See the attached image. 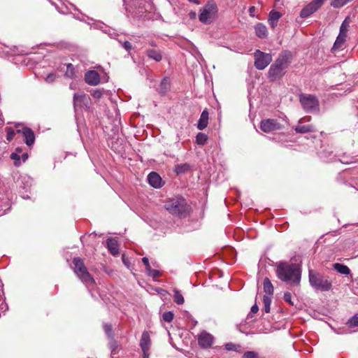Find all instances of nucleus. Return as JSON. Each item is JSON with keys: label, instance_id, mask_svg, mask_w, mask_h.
I'll list each match as a JSON object with an SVG mask.
<instances>
[{"label": "nucleus", "instance_id": "obj_1", "mask_svg": "<svg viewBox=\"0 0 358 358\" xmlns=\"http://www.w3.org/2000/svg\"><path fill=\"white\" fill-rule=\"evenodd\" d=\"M277 277L292 286H298L301 280V270L296 264L279 263L275 269Z\"/></svg>", "mask_w": 358, "mask_h": 358}, {"label": "nucleus", "instance_id": "obj_2", "mask_svg": "<svg viewBox=\"0 0 358 358\" xmlns=\"http://www.w3.org/2000/svg\"><path fill=\"white\" fill-rule=\"evenodd\" d=\"M164 207L171 215L180 218H185L192 213L191 205L182 196L166 199Z\"/></svg>", "mask_w": 358, "mask_h": 358}, {"label": "nucleus", "instance_id": "obj_3", "mask_svg": "<svg viewBox=\"0 0 358 358\" xmlns=\"http://www.w3.org/2000/svg\"><path fill=\"white\" fill-rule=\"evenodd\" d=\"M289 64V55L287 52L280 54L268 69V79L273 82L281 79L285 74Z\"/></svg>", "mask_w": 358, "mask_h": 358}, {"label": "nucleus", "instance_id": "obj_4", "mask_svg": "<svg viewBox=\"0 0 358 358\" xmlns=\"http://www.w3.org/2000/svg\"><path fill=\"white\" fill-rule=\"evenodd\" d=\"M308 279L310 286L320 292H329L332 289V280L329 277L317 271L309 269Z\"/></svg>", "mask_w": 358, "mask_h": 358}, {"label": "nucleus", "instance_id": "obj_5", "mask_svg": "<svg viewBox=\"0 0 358 358\" xmlns=\"http://www.w3.org/2000/svg\"><path fill=\"white\" fill-rule=\"evenodd\" d=\"M73 271L78 278L85 285H91L95 283V281L87 268L85 266L83 260L80 257H74L73 259Z\"/></svg>", "mask_w": 358, "mask_h": 358}, {"label": "nucleus", "instance_id": "obj_6", "mask_svg": "<svg viewBox=\"0 0 358 358\" xmlns=\"http://www.w3.org/2000/svg\"><path fill=\"white\" fill-rule=\"evenodd\" d=\"M299 101L307 113H315L319 110V101L314 95L301 94L299 96Z\"/></svg>", "mask_w": 358, "mask_h": 358}, {"label": "nucleus", "instance_id": "obj_7", "mask_svg": "<svg viewBox=\"0 0 358 358\" xmlns=\"http://www.w3.org/2000/svg\"><path fill=\"white\" fill-rule=\"evenodd\" d=\"M217 11L216 4L213 2H208L200 10L199 19L203 24H210L214 19Z\"/></svg>", "mask_w": 358, "mask_h": 358}, {"label": "nucleus", "instance_id": "obj_8", "mask_svg": "<svg viewBox=\"0 0 358 358\" xmlns=\"http://www.w3.org/2000/svg\"><path fill=\"white\" fill-rule=\"evenodd\" d=\"M255 66L258 70H264L272 61V56L269 53H265L257 50L255 53Z\"/></svg>", "mask_w": 358, "mask_h": 358}, {"label": "nucleus", "instance_id": "obj_9", "mask_svg": "<svg viewBox=\"0 0 358 358\" xmlns=\"http://www.w3.org/2000/svg\"><path fill=\"white\" fill-rule=\"evenodd\" d=\"M349 27V23L347 22L345 19L341 24L340 27V31L338 36H337L336 41L334 43L332 50H336L341 48L343 43L345 41L347 37L348 28Z\"/></svg>", "mask_w": 358, "mask_h": 358}, {"label": "nucleus", "instance_id": "obj_10", "mask_svg": "<svg viewBox=\"0 0 358 358\" xmlns=\"http://www.w3.org/2000/svg\"><path fill=\"white\" fill-rule=\"evenodd\" d=\"M324 0H313L307 4L300 12V17L306 18L316 12L324 3Z\"/></svg>", "mask_w": 358, "mask_h": 358}, {"label": "nucleus", "instance_id": "obj_11", "mask_svg": "<svg viewBox=\"0 0 358 358\" xmlns=\"http://www.w3.org/2000/svg\"><path fill=\"white\" fill-rule=\"evenodd\" d=\"M73 106L78 108H90V97L84 93H76L73 95Z\"/></svg>", "mask_w": 358, "mask_h": 358}, {"label": "nucleus", "instance_id": "obj_12", "mask_svg": "<svg viewBox=\"0 0 358 358\" xmlns=\"http://www.w3.org/2000/svg\"><path fill=\"white\" fill-rule=\"evenodd\" d=\"M260 129L266 133L272 132L281 129V125L276 120L266 119L263 120L260 124Z\"/></svg>", "mask_w": 358, "mask_h": 358}, {"label": "nucleus", "instance_id": "obj_13", "mask_svg": "<svg viewBox=\"0 0 358 358\" xmlns=\"http://www.w3.org/2000/svg\"><path fill=\"white\" fill-rule=\"evenodd\" d=\"M213 336L205 331H202L199 335L198 343L199 346L202 348L206 349L211 347L213 343Z\"/></svg>", "mask_w": 358, "mask_h": 358}, {"label": "nucleus", "instance_id": "obj_14", "mask_svg": "<svg viewBox=\"0 0 358 358\" xmlns=\"http://www.w3.org/2000/svg\"><path fill=\"white\" fill-rule=\"evenodd\" d=\"M311 119L310 116H308L304 118H301L299 120L298 125L294 128V131L297 134H306L313 132L315 131V127L312 124H302L303 121H310Z\"/></svg>", "mask_w": 358, "mask_h": 358}, {"label": "nucleus", "instance_id": "obj_15", "mask_svg": "<svg viewBox=\"0 0 358 358\" xmlns=\"http://www.w3.org/2000/svg\"><path fill=\"white\" fill-rule=\"evenodd\" d=\"M32 182V178L26 174L20 175L16 180V184L19 188L24 189L25 192L30 189Z\"/></svg>", "mask_w": 358, "mask_h": 358}, {"label": "nucleus", "instance_id": "obj_16", "mask_svg": "<svg viewBox=\"0 0 358 358\" xmlns=\"http://www.w3.org/2000/svg\"><path fill=\"white\" fill-rule=\"evenodd\" d=\"M320 159L324 162H337L338 154H334L331 148L324 149L319 155Z\"/></svg>", "mask_w": 358, "mask_h": 358}, {"label": "nucleus", "instance_id": "obj_17", "mask_svg": "<svg viewBox=\"0 0 358 358\" xmlns=\"http://www.w3.org/2000/svg\"><path fill=\"white\" fill-rule=\"evenodd\" d=\"M85 80L90 85H96L100 83L99 74L94 70L88 71L85 74Z\"/></svg>", "mask_w": 358, "mask_h": 358}, {"label": "nucleus", "instance_id": "obj_18", "mask_svg": "<svg viewBox=\"0 0 358 358\" xmlns=\"http://www.w3.org/2000/svg\"><path fill=\"white\" fill-rule=\"evenodd\" d=\"M148 183L154 188H160L162 187V180L161 176L156 172H151L148 176Z\"/></svg>", "mask_w": 358, "mask_h": 358}, {"label": "nucleus", "instance_id": "obj_19", "mask_svg": "<svg viewBox=\"0 0 358 358\" xmlns=\"http://www.w3.org/2000/svg\"><path fill=\"white\" fill-rule=\"evenodd\" d=\"M24 141L29 147L33 145L35 142V134L30 128H24L22 131Z\"/></svg>", "mask_w": 358, "mask_h": 358}, {"label": "nucleus", "instance_id": "obj_20", "mask_svg": "<svg viewBox=\"0 0 358 358\" xmlns=\"http://www.w3.org/2000/svg\"><path fill=\"white\" fill-rule=\"evenodd\" d=\"M151 345L150 336L148 331L143 332L141 338L140 340V346L143 352L150 350Z\"/></svg>", "mask_w": 358, "mask_h": 358}, {"label": "nucleus", "instance_id": "obj_21", "mask_svg": "<svg viewBox=\"0 0 358 358\" xmlns=\"http://www.w3.org/2000/svg\"><path fill=\"white\" fill-rule=\"evenodd\" d=\"M282 14L276 10H271L268 15V22L271 28L274 29L278 25V22L281 17Z\"/></svg>", "mask_w": 358, "mask_h": 358}, {"label": "nucleus", "instance_id": "obj_22", "mask_svg": "<svg viewBox=\"0 0 358 358\" xmlns=\"http://www.w3.org/2000/svg\"><path fill=\"white\" fill-rule=\"evenodd\" d=\"M10 157L13 160V164L15 166H20L22 163H24L27 161L28 159V154L24 152L20 155L18 153H11Z\"/></svg>", "mask_w": 358, "mask_h": 358}, {"label": "nucleus", "instance_id": "obj_23", "mask_svg": "<svg viewBox=\"0 0 358 358\" xmlns=\"http://www.w3.org/2000/svg\"><path fill=\"white\" fill-rule=\"evenodd\" d=\"M208 123V112L207 109H205L203 110L200 115V118L197 123V128L199 130L204 129L207 126Z\"/></svg>", "mask_w": 358, "mask_h": 358}, {"label": "nucleus", "instance_id": "obj_24", "mask_svg": "<svg viewBox=\"0 0 358 358\" xmlns=\"http://www.w3.org/2000/svg\"><path fill=\"white\" fill-rule=\"evenodd\" d=\"M107 248L113 256H117L119 254V245L114 238H110L107 240Z\"/></svg>", "mask_w": 358, "mask_h": 358}, {"label": "nucleus", "instance_id": "obj_25", "mask_svg": "<svg viewBox=\"0 0 358 358\" xmlns=\"http://www.w3.org/2000/svg\"><path fill=\"white\" fill-rule=\"evenodd\" d=\"M255 34L260 38H265L268 36V30L263 23H258L255 26Z\"/></svg>", "mask_w": 358, "mask_h": 358}, {"label": "nucleus", "instance_id": "obj_26", "mask_svg": "<svg viewBox=\"0 0 358 358\" xmlns=\"http://www.w3.org/2000/svg\"><path fill=\"white\" fill-rule=\"evenodd\" d=\"M357 161L355 157L343 153L342 155L338 154L337 162H340L342 164H351Z\"/></svg>", "mask_w": 358, "mask_h": 358}, {"label": "nucleus", "instance_id": "obj_27", "mask_svg": "<svg viewBox=\"0 0 358 358\" xmlns=\"http://www.w3.org/2000/svg\"><path fill=\"white\" fill-rule=\"evenodd\" d=\"M332 267L334 270H336L337 272H338L341 274L343 275H349L350 274V269L348 266L346 265L339 264V263H335L332 265Z\"/></svg>", "mask_w": 358, "mask_h": 358}, {"label": "nucleus", "instance_id": "obj_28", "mask_svg": "<svg viewBox=\"0 0 358 358\" xmlns=\"http://www.w3.org/2000/svg\"><path fill=\"white\" fill-rule=\"evenodd\" d=\"M263 286L264 292L266 294V295L272 296L273 295L274 288L271 280L268 278H264Z\"/></svg>", "mask_w": 358, "mask_h": 358}, {"label": "nucleus", "instance_id": "obj_29", "mask_svg": "<svg viewBox=\"0 0 358 358\" xmlns=\"http://www.w3.org/2000/svg\"><path fill=\"white\" fill-rule=\"evenodd\" d=\"M11 207L10 201L8 199L0 200V217L5 215Z\"/></svg>", "mask_w": 358, "mask_h": 358}, {"label": "nucleus", "instance_id": "obj_30", "mask_svg": "<svg viewBox=\"0 0 358 358\" xmlns=\"http://www.w3.org/2000/svg\"><path fill=\"white\" fill-rule=\"evenodd\" d=\"M148 57L156 62H159L162 59V53L157 50L149 49L146 51Z\"/></svg>", "mask_w": 358, "mask_h": 358}, {"label": "nucleus", "instance_id": "obj_31", "mask_svg": "<svg viewBox=\"0 0 358 358\" xmlns=\"http://www.w3.org/2000/svg\"><path fill=\"white\" fill-rule=\"evenodd\" d=\"M170 80L168 78H164L159 85L158 88L159 92L162 94H165L170 89Z\"/></svg>", "mask_w": 358, "mask_h": 358}, {"label": "nucleus", "instance_id": "obj_32", "mask_svg": "<svg viewBox=\"0 0 358 358\" xmlns=\"http://www.w3.org/2000/svg\"><path fill=\"white\" fill-rule=\"evenodd\" d=\"M108 339H109V343H108L109 348L111 352V355L113 356L119 352L120 348V345H118L117 341H115L114 339V337L110 338Z\"/></svg>", "mask_w": 358, "mask_h": 358}, {"label": "nucleus", "instance_id": "obj_33", "mask_svg": "<svg viewBox=\"0 0 358 358\" xmlns=\"http://www.w3.org/2000/svg\"><path fill=\"white\" fill-rule=\"evenodd\" d=\"M189 169H190V166L188 164L185 163V164H177L175 166L174 171L178 175H180V174L186 173Z\"/></svg>", "mask_w": 358, "mask_h": 358}, {"label": "nucleus", "instance_id": "obj_34", "mask_svg": "<svg viewBox=\"0 0 358 358\" xmlns=\"http://www.w3.org/2000/svg\"><path fill=\"white\" fill-rule=\"evenodd\" d=\"M263 303L264 312L268 313L271 310V296L264 295L263 296Z\"/></svg>", "mask_w": 358, "mask_h": 358}, {"label": "nucleus", "instance_id": "obj_35", "mask_svg": "<svg viewBox=\"0 0 358 358\" xmlns=\"http://www.w3.org/2000/svg\"><path fill=\"white\" fill-rule=\"evenodd\" d=\"M174 296H173V300L174 301L179 305L183 304L185 302L184 297L181 294L179 290L175 289L173 290Z\"/></svg>", "mask_w": 358, "mask_h": 358}, {"label": "nucleus", "instance_id": "obj_36", "mask_svg": "<svg viewBox=\"0 0 358 358\" xmlns=\"http://www.w3.org/2000/svg\"><path fill=\"white\" fill-rule=\"evenodd\" d=\"M208 140V136L203 133H199L196 136V141L198 145H203Z\"/></svg>", "mask_w": 358, "mask_h": 358}, {"label": "nucleus", "instance_id": "obj_37", "mask_svg": "<svg viewBox=\"0 0 358 358\" xmlns=\"http://www.w3.org/2000/svg\"><path fill=\"white\" fill-rule=\"evenodd\" d=\"M241 346L240 345H236L234 343H227L225 345V349L228 351H236L239 352L241 350Z\"/></svg>", "mask_w": 358, "mask_h": 358}, {"label": "nucleus", "instance_id": "obj_38", "mask_svg": "<svg viewBox=\"0 0 358 358\" xmlns=\"http://www.w3.org/2000/svg\"><path fill=\"white\" fill-rule=\"evenodd\" d=\"M6 130L7 132L6 139L8 141H11L13 139V137L15 134V129L12 127H6Z\"/></svg>", "mask_w": 358, "mask_h": 358}, {"label": "nucleus", "instance_id": "obj_39", "mask_svg": "<svg viewBox=\"0 0 358 358\" xmlns=\"http://www.w3.org/2000/svg\"><path fill=\"white\" fill-rule=\"evenodd\" d=\"M347 324L350 327H358V314H356L350 318Z\"/></svg>", "mask_w": 358, "mask_h": 358}, {"label": "nucleus", "instance_id": "obj_40", "mask_svg": "<svg viewBox=\"0 0 358 358\" xmlns=\"http://www.w3.org/2000/svg\"><path fill=\"white\" fill-rule=\"evenodd\" d=\"M173 313L171 311L164 312L162 314V320L167 322H171L173 319Z\"/></svg>", "mask_w": 358, "mask_h": 358}, {"label": "nucleus", "instance_id": "obj_41", "mask_svg": "<svg viewBox=\"0 0 358 358\" xmlns=\"http://www.w3.org/2000/svg\"><path fill=\"white\" fill-rule=\"evenodd\" d=\"M104 331L108 338L113 337L112 326L110 324H103Z\"/></svg>", "mask_w": 358, "mask_h": 358}, {"label": "nucleus", "instance_id": "obj_42", "mask_svg": "<svg viewBox=\"0 0 358 358\" xmlns=\"http://www.w3.org/2000/svg\"><path fill=\"white\" fill-rule=\"evenodd\" d=\"M74 75V67L73 64H68L66 66V71L65 73V76L69 78H72Z\"/></svg>", "mask_w": 358, "mask_h": 358}, {"label": "nucleus", "instance_id": "obj_43", "mask_svg": "<svg viewBox=\"0 0 358 358\" xmlns=\"http://www.w3.org/2000/svg\"><path fill=\"white\" fill-rule=\"evenodd\" d=\"M258 353L255 351H248L245 352L242 358H257Z\"/></svg>", "mask_w": 358, "mask_h": 358}, {"label": "nucleus", "instance_id": "obj_44", "mask_svg": "<svg viewBox=\"0 0 358 358\" xmlns=\"http://www.w3.org/2000/svg\"><path fill=\"white\" fill-rule=\"evenodd\" d=\"M283 299L287 303H288L291 306L294 305V302L292 301V294L290 292H285Z\"/></svg>", "mask_w": 358, "mask_h": 358}, {"label": "nucleus", "instance_id": "obj_45", "mask_svg": "<svg viewBox=\"0 0 358 358\" xmlns=\"http://www.w3.org/2000/svg\"><path fill=\"white\" fill-rule=\"evenodd\" d=\"M148 272L149 275L152 276V278H157L161 275V273L158 270L152 269L151 267L150 268V270H147Z\"/></svg>", "mask_w": 358, "mask_h": 358}, {"label": "nucleus", "instance_id": "obj_46", "mask_svg": "<svg viewBox=\"0 0 358 358\" xmlns=\"http://www.w3.org/2000/svg\"><path fill=\"white\" fill-rule=\"evenodd\" d=\"M102 95L103 91L101 90H94L92 92V96L96 99H99Z\"/></svg>", "mask_w": 358, "mask_h": 358}, {"label": "nucleus", "instance_id": "obj_47", "mask_svg": "<svg viewBox=\"0 0 358 358\" xmlns=\"http://www.w3.org/2000/svg\"><path fill=\"white\" fill-rule=\"evenodd\" d=\"M24 128H27V127H24L22 124L20 123H15V133L17 134H22V131Z\"/></svg>", "mask_w": 358, "mask_h": 358}, {"label": "nucleus", "instance_id": "obj_48", "mask_svg": "<svg viewBox=\"0 0 358 358\" xmlns=\"http://www.w3.org/2000/svg\"><path fill=\"white\" fill-rule=\"evenodd\" d=\"M55 7L58 12L62 14H66L70 11V8L66 6L59 8L57 6L55 5Z\"/></svg>", "mask_w": 358, "mask_h": 358}, {"label": "nucleus", "instance_id": "obj_49", "mask_svg": "<svg viewBox=\"0 0 358 358\" xmlns=\"http://www.w3.org/2000/svg\"><path fill=\"white\" fill-rule=\"evenodd\" d=\"M55 79L56 75L55 73H50L45 77V80L48 83H53L55 80Z\"/></svg>", "mask_w": 358, "mask_h": 358}, {"label": "nucleus", "instance_id": "obj_50", "mask_svg": "<svg viewBox=\"0 0 358 358\" xmlns=\"http://www.w3.org/2000/svg\"><path fill=\"white\" fill-rule=\"evenodd\" d=\"M259 310V307L255 303L254 304L252 307H251V310H250V313H249L248 315V317H252V314H255L258 312Z\"/></svg>", "mask_w": 358, "mask_h": 358}, {"label": "nucleus", "instance_id": "obj_51", "mask_svg": "<svg viewBox=\"0 0 358 358\" xmlns=\"http://www.w3.org/2000/svg\"><path fill=\"white\" fill-rule=\"evenodd\" d=\"M122 47L127 51H129L132 48L131 43L126 41L122 43Z\"/></svg>", "mask_w": 358, "mask_h": 358}, {"label": "nucleus", "instance_id": "obj_52", "mask_svg": "<svg viewBox=\"0 0 358 358\" xmlns=\"http://www.w3.org/2000/svg\"><path fill=\"white\" fill-rule=\"evenodd\" d=\"M142 262L143 264L145 266L146 270H150V268L151 267L149 263V259L148 257H143L142 259Z\"/></svg>", "mask_w": 358, "mask_h": 358}, {"label": "nucleus", "instance_id": "obj_53", "mask_svg": "<svg viewBox=\"0 0 358 358\" xmlns=\"http://www.w3.org/2000/svg\"><path fill=\"white\" fill-rule=\"evenodd\" d=\"M122 259L124 264L129 267V260L125 257L124 255H122Z\"/></svg>", "mask_w": 358, "mask_h": 358}, {"label": "nucleus", "instance_id": "obj_54", "mask_svg": "<svg viewBox=\"0 0 358 358\" xmlns=\"http://www.w3.org/2000/svg\"><path fill=\"white\" fill-rule=\"evenodd\" d=\"M13 153H18V155H21L23 153L22 148L20 147H17L15 148V152H13Z\"/></svg>", "mask_w": 358, "mask_h": 358}, {"label": "nucleus", "instance_id": "obj_55", "mask_svg": "<svg viewBox=\"0 0 358 358\" xmlns=\"http://www.w3.org/2000/svg\"><path fill=\"white\" fill-rule=\"evenodd\" d=\"M143 358H149V350H146L145 352H143Z\"/></svg>", "mask_w": 358, "mask_h": 358}, {"label": "nucleus", "instance_id": "obj_56", "mask_svg": "<svg viewBox=\"0 0 358 358\" xmlns=\"http://www.w3.org/2000/svg\"><path fill=\"white\" fill-rule=\"evenodd\" d=\"M255 11V7L254 6H251L250 8H249V12H250V15H252V13Z\"/></svg>", "mask_w": 358, "mask_h": 358}, {"label": "nucleus", "instance_id": "obj_57", "mask_svg": "<svg viewBox=\"0 0 358 358\" xmlns=\"http://www.w3.org/2000/svg\"><path fill=\"white\" fill-rule=\"evenodd\" d=\"M190 2H193L196 4H199V1L197 0H189Z\"/></svg>", "mask_w": 358, "mask_h": 358}, {"label": "nucleus", "instance_id": "obj_58", "mask_svg": "<svg viewBox=\"0 0 358 358\" xmlns=\"http://www.w3.org/2000/svg\"><path fill=\"white\" fill-rule=\"evenodd\" d=\"M190 15H191L192 16H194H194L196 15V13H190Z\"/></svg>", "mask_w": 358, "mask_h": 358}, {"label": "nucleus", "instance_id": "obj_59", "mask_svg": "<svg viewBox=\"0 0 358 358\" xmlns=\"http://www.w3.org/2000/svg\"><path fill=\"white\" fill-rule=\"evenodd\" d=\"M103 25H101V26H100V27H99L98 28H99V29H102V28H103Z\"/></svg>", "mask_w": 358, "mask_h": 358}, {"label": "nucleus", "instance_id": "obj_60", "mask_svg": "<svg viewBox=\"0 0 358 358\" xmlns=\"http://www.w3.org/2000/svg\"><path fill=\"white\" fill-rule=\"evenodd\" d=\"M22 197H23L24 199H26V198H28L29 196L27 195L26 196H22Z\"/></svg>", "mask_w": 358, "mask_h": 358}, {"label": "nucleus", "instance_id": "obj_61", "mask_svg": "<svg viewBox=\"0 0 358 358\" xmlns=\"http://www.w3.org/2000/svg\"><path fill=\"white\" fill-rule=\"evenodd\" d=\"M123 1H124V3L126 4L127 0H123Z\"/></svg>", "mask_w": 358, "mask_h": 358}, {"label": "nucleus", "instance_id": "obj_62", "mask_svg": "<svg viewBox=\"0 0 358 358\" xmlns=\"http://www.w3.org/2000/svg\"><path fill=\"white\" fill-rule=\"evenodd\" d=\"M357 189H358V187H357Z\"/></svg>", "mask_w": 358, "mask_h": 358}]
</instances>
